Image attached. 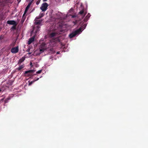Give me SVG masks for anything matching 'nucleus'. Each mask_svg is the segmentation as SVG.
Wrapping results in <instances>:
<instances>
[{
    "mask_svg": "<svg viewBox=\"0 0 148 148\" xmlns=\"http://www.w3.org/2000/svg\"><path fill=\"white\" fill-rule=\"evenodd\" d=\"M81 29V28H79V29L73 32L72 33L69 34V37L70 38H72L75 37L76 35L79 34L80 32H82Z\"/></svg>",
    "mask_w": 148,
    "mask_h": 148,
    "instance_id": "f257e3e1",
    "label": "nucleus"
},
{
    "mask_svg": "<svg viewBox=\"0 0 148 148\" xmlns=\"http://www.w3.org/2000/svg\"><path fill=\"white\" fill-rule=\"evenodd\" d=\"M46 48V43L44 42H42L39 47L40 51L41 53L43 52Z\"/></svg>",
    "mask_w": 148,
    "mask_h": 148,
    "instance_id": "f03ea898",
    "label": "nucleus"
},
{
    "mask_svg": "<svg viewBox=\"0 0 148 148\" xmlns=\"http://www.w3.org/2000/svg\"><path fill=\"white\" fill-rule=\"evenodd\" d=\"M48 6V4L46 3H44L42 4L40 9L42 11L45 12L47 9Z\"/></svg>",
    "mask_w": 148,
    "mask_h": 148,
    "instance_id": "7ed1b4c3",
    "label": "nucleus"
},
{
    "mask_svg": "<svg viewBox=\"0 0 148 148\" xmlns=\"http://www.w3.org/2000/svg\"><path fill=\"white\" fill-rule=\"evenodd\" d=\"M35 71L33 70H30L28 71H26L25 72V74L26 76H33L32 74L34 73Z\"/></svg>",
    "mask_w": 148,
    "mask_h": 148,
    "instance_id": "20e7f679",
    "label": "nucleus"
},
{
    "mask_svg": "<svg viewBox=\"0 0 148 148\" xmlns=\"http://www.w3.org/2000/svg\"><path fill=\"white\" fill-rule=\"evenodd\" d=\"M18 47L17 46L14 47L12 48L11 49V52L13 53H17L18 51Z\"/></svg>",
    "mask_w": 148,
    "mask_h": 148,
    "instance_id": "39448f33",
    "label": "nucleus"
},
{
    "mask_svg": "<svg viewBox=\"0 0 148 148\" xmlns=\"http://www.w3.org/2000/svg\"><path fill=\"white\" fill-rule=\"evenodd\" d=\"M43 21V19H41L40 20H38L36 19H35L34 20V24L35 25H41V24Z\"/></svg>",
    "mask_w": 148,
    "mask_h": 148,
    "instance_id": "423d86ee",
    "label": "nucleus"
},
{
    "mask_svg": "<svg viewBox=\"0 0 148 148\" xmlns=\"http://www.w3.org/2000/svg\"><path fill=\"white\" fill-rule=\"evenodd\" d=\"M58 35V33L55 31L49 34V37L51 38L56 37Z\"/></svg>",
    "mask_w": 148,
    "mask_h": 148,
    "instance_id": "0eeeda50",
    "label": "nucleus"
},
{
    "mask_svg": "<svg viewBox=\"0 0 148 148\" xmlns=\"http://www.w3.org/2000/svg\"><path fill=\"white\" fill-rule=\"evenodd\" d=\"M7 23L8 24L11 25H16L17 24L16 23V22L13 20H9L7 21Z\"/></svg>",
    "mask_w": 148,
    "mask_h": 148,
    "instance_id": "6e6552de",
    "label": "nucleus"
},
{
    "mask_svg": "<svg viewBox=\"0 0 148 148\" xmlns=\"http://www.w3.org/2000/svg\"><path fill=\"white\" fill-rule=\"evenodd\" d=\"M34 40V37L33 36L29 38L28 41V45H30Z\"/></svg>",
    "mask_w": 148,
    "mask_h": 148,
    "instance_id": "1a4fd4ad",
    "label": "nucleus"
},
{
    "mask_svg": "<svg viewBox=\"0 0 148 148\" xmlns=\"http://www.w3.org/2000/svg\"><path fill=\"white\" fill-rule=\"evenodd\" d=\"M41 77H39L37 78H35V79H34L33 81H31V82H29V86L31 85L35 81L38 80Z\"/></svg>",
    "mask_w": 148,
    "mask_h": 148,
    "instance_id": "9d476101",
    "label": "nucleus"
},
{
    "mask_svg": "<svg viewBox=\"0 0 148 148\" xmlns=\"http://www.w3.org/2000/svg\"><path fill=\"white\" fill-rule=\"evenodd\" d=\"M30 3H29L28 5L27 6V7H26L25 10V12H24V14H25L26 13V12H27L28 10L29 9V8L30 7Z\"/></svg>",
    "mask_w": 148,
    "mask_h": 148,
    "instance_id": "9b49d317",
    "label": "nucleus"
},
{
    "mask_svg": "<svg viewBox=\"0 0 148 148\" xmlns=\"http://www.w3.org/2000/svg\"><path fill=\"white\" fill-rule=\"evenodd\" d=\"M90 14L88 13L85 18L84 19V21L85 22L87 21H88V19H89V18H90Z\"/></svg>",
    "mask_w": 148,
    "mask_h": 148,
    "instance_id": "f8f14e48",
    "label": "nucleus"
},
{
    "mask_svg": "<svg viewBox=\"0 0 148 148\" xmlns=\"http://www.w3.org/2000/svg\"><path fill=\"white\" fill-rule=\"evenodd\" d=\"M25 57H23L21 59H20L19 60V62H18V64H20L22 62L24 61L25 60Z\"/></svg>",
    "mask_w": 148,
    "mask_h": 148,
    "instance_id": "ddd939ff",
    "label": "nucleus"
},
{
    "mask_svg": "<svg viewBox=\"0 0 148 148\" xmlns=\"http://www.w3.org/2000/svg\"><path fill=\"white\" fill-rule=\"evenodd\" d=\"M24 67L23 65H21L19 66L16 69V70L20 71Z\"/></svg>",
    "mask_w": 148,
    "mask_h": 148,
    "instance_id": "4468645a",
    "label": "nucleus"
},
{
    "mask_svg": "<svg viewBox=\"0 0 148 148\" xmlns=\"http://www.w3.org/2000/svg\"><path fill=\"white\" fill-rule=\"evenodd\" d=\"M86 26V24H84L83 25L81 26V27L80 28H81V30H82L84 29Z\"/></svg>",
    "mask_w": 148,
    "mask_h": 148,
    "instance_id": "2eb2a0df",
    "label": "nucleus"
},
{
    "mask_svg": "<svg viewBox=\"0 0 148 148\" xmlns=\"http://www.w3.org/2000/svg\"><path fill=\"white\" fill-rule=\"evenodd\" d=\"M10 99H11V97H10L9 96V97H8L5 100V103H7L8 102V100H9Z\"/></svg>",
    "mask_w": 148,
    "mask_h": 148,
    "instance_id": "dca6fc26",
    "label": "nucleus"
},
{
    "mask_svg": "<svg viewBox=\"0 0 148 148\" xmlns=\"http://www.w3.org/2000/svg\"><path fill=\"white\" fill-rule=\"evenodd\" d=\"M25 14H24V13L23 14V16L22 17V19H21V21H23V22L25 20V17L24 16Z\"/></svg>",
    "mask_w": 148,
    "mask_h": 148,
    "instance_id": "f3484780",
    "label": "nucleus"
},
{
    "mask_svg": "<svg viewBox=\"0 0 148 148\" xmlns=\"http://www.w3.org/2000/svg\"><path fill=\"white\" fill-rule=\"evenodd\" d=\"M84 13V10H82L80 11L79 13L80 14H82Z\"/></svg>",
    "mask_w": 148,
    "mask_h": 148,
    "instance_id": "a211bd4d",
    "label": "nucleus"
},
{
    "mask_svg": "<svg viewBox=\"0 0 148 148\" xmlns=\"http://www.w3.org/2000/svg\"><path fill=\"white\" fill-rule=\"evenodd\" d=\"M42 72V70H40L36 72V73L34 74V75H36L37 73L39 74L40 73Z\"/></svg>",
    "mask_w": 148,
    "mask_h": 148,
    "instance_id": "6ab92c4d",
    "label": "nucleus"
},
{
    "mask_svg": "<svg viewBox=\"0 0 148 148\" xmlns=\"http://www.w3.org/2000/svg\"><path fill=\"white\" fill-rule=\"evenodd\" d=\"M44 14L43 13H41L40 14V17H42L44 15Z\"/></svg>",
    "mask_w": 148,
    "mask_h": 148,
    "instance_id": "aec40b11",
    "label": "nucleus"
},
{
    "mask_svg": "<svg viewBox=\"0 0 148 148\" xmlns=\"http://www.w3.org/2000/svg\"><path fill=\"white\" fill-rule=\"evenodd\" d=\"M13 25L12 27V28L13 29H16V25Z\"/></svg>",
    "mask_w": 148,
    "mask_h": 148,
    "instance_id": "412c9836",
    "label": "nucleus"
},
{
    "mask_svg": "<svg viewBox=\"0 0 148 148\" xmlns=\"http://www.w3.org/2000/svg\"><path fill=\"white\" fill-rule=\"evenodd\" d=\"M41 18V17H40V16H38L36 17V18H35V19H36L38 20V19Z\"/></svg>",
    "mask_w": 148,
    "mask_h": 148,
    "instance_id": "4be33fe9",
    "label": "nucleus"
},
{
    "mask_svg": "<svg viewBox=\"0 0 148 148\" xmlns=\"http://www.w3.org/2000/svg\"><path fill=\"white\" fill-rule=\"evenodd\" d=\"M15 45L14 43H12L10 45V46L11 47H14V46Z\"/></svg>",
    "mask_w": 148,
    "mask_h": 148,
    "instance_id": "5701e85b",
    "label": "nucleus"
},
{
    "mask_svg": "<svg viewBox=\"0 0 148 148\" xmlns=\"http://www.w3.org/2000/svg\"><path fill=\"white\" fill-rule=\"evenodd\" d=\"M3 37L2 36H0V40L3 39Z\"/></svg>",
    "mask_w": 148,
    "mask_h": 148,
    "instance_id": "b1692460",
    "label": "nucleus"
},
{
    "mask_svg": "<svg viewBox=\"0 0 148 148\" xmlns=\"http://www.w3.org/2000/svg\"><path fill=\"white\" fill-rule=\"evenodd\" d=\"M40 1H38L36 2V4L38 5L39 4V3Z\"/></svg>",
    "mask_w": 148,
    "mask_h": 148,
    "instance_id": "393cba45",
    "label": "nucleus"
},
{
    "mask_svg": "<svg viewBox=\"0 0 148 148\" xmlns=\"http://www.w3.org/2000/svg\"><path fill=\"white\" fill-rule=\"evenodd\" d=\"M37 27L38 29H39V28H40V26H39V25H38L37 26Z\"/></svg>",
    "mask_w": 148,
    "mask_h": 148,
    "instance_id": "a878e982",
    "label": "nucleus"
},
{
    "mask_svg": "<svg viewBox=\"0 0 148 148\" xmlns=\"http://www.w3.org/2000/svg\"><path fill=\"white\" fill-rule=\"evenodd\" d=\"M30 66H32V63L31 62H30Z\"/></svg>",
    "mask_w": 148,
    "mask_h": 148,
    "instance_id": "bb28decb",
    "label": "nucleus"
},
{
    "mask_svg": "<svg viewBox=\"0 0 148 148\" xmlns=\"http://www.w3.org/2000/svg\"><path fill=\"white\" fill-rule=\"evenodd\" d=\"M47 0H43L44 1H47Z\"/></svg>",
    "mask_w": 148,
    "mask_h": 148,
    "instance_id": "cd10ccee",
    "label": "nucleus"
},
{
    "mask_svg": "<svg viewBox=\"0 0 148 148\" xmlns=\"http://www.w3.org/2000/svg\"><path fill=\"white\" fill-rule=\"evenodd\" d=\"M74 17H75V16L74 15H73V16H72V17L74 18Z\"/></svg>",
    "mask_w": 148,
    "mask_h": 148,
    "instance_id": "c85d7f7f",
    "label": "nucleus"
},
{
    "mask_svg": "<svg viewBox=\"0 0 148 148\" xmlns=\"http://www.w3.org/2000/svg\"><path fill=\"white\" fill-rule=\"evenodd\" d=\"M59 52H57V54H59Z\"/></svg>",
    "mask_w": 148,
    "mask_h": 148,
    "instance_id": "c756f323",
    "label": "nucleus"
},
{
    "mask_svg": "<svg viewBox=\"0 0 148 148\" xmlns=\"http://www.w3.org/2000/svg\"><path fill=\"white\" fill-rule=\"evenodd\" d=\"M1 14H0V18H1Z\"/></svg>",
    "mask_w": 148,
    "mask_h": 148,
    "instance_id": "7c9ffc66",
    "label": "nucleus"
},
{
    "mask_svg": "<svg viewBox=\"0 0 148 148\" xmlns=\"http://www.w3.org/2000/svg\"><path fill=\"white\" fill-rule=\"evenodd\" d=\"M1 89H0V92H1Z\"/></svg>",
    "mask_w": 148,
    "mask_h": 148,
    "instance_id": "2f4dec72",
    "label": "nucleus"
},
{
    "mask_svg": "<svg viewBox=\"0 0 148 148\" xmlns=\"http://www.w3.org/2000/svg\"><path fill=\"white\" fill-rule=\"evenodd\" d=\"M17 0L18 1L19 0ZM20 1H21V0H19V1L20 2Z\"/></svg>",
    "mask_w": 148,
    "mask_h": 148,
    "instance_id": "473e14b6",
    "label": "nucleus"
},
{
    "mask_svg": "<svg viewBox=\"0 0 148 148\" xmlns=\"http://www.w3.org/2000/svg\"><path fill=\"white\" fill-rule=\"evenodd\" d=\"M84 16H83V17H84Z\"/></svg>",
    "mask_w": 148,
    "mask_h": 148,
    "instance_id": "72a5a7b5",
    "label": "nucleus"
}]
</instances>
